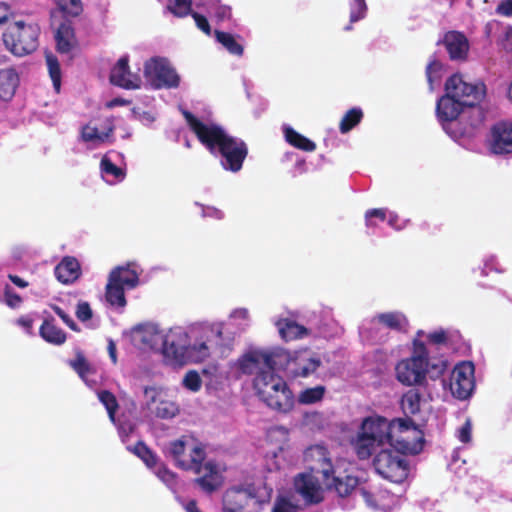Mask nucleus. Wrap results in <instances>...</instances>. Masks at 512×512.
Segmentation results:
<instances>
[{"mask_svg": "<svg viewBox=\"0 0 512 512\" xmlns=\"http://www.w3.org/2000/svg\"><path fill=\"white\" fill-rule=\"evenodd\" d=\"M275 356L287 354L282 348L249 352L239 360V369L247 375L255 374L253 387L261 401L277 412L287 413L294 407V395L287 382L275 373L277 367H282Z\"/></svg>", "mask_w": 512, "mask_h": 512, "instance_id": "1", "label": "nucleus"}, {"mask_svg": "<svg viewBox=\"0 0 512 512\" xmlns=\"http://www.w3.org/2000/svg\"><path fill=\"white\" fill-rule=\"evenodd\" d=\"M182 115L198 141L211 154L222 156V166L226 170L232 172L241 170L248 155V148L243 140L228 135L219 125L205 124L190 111L183 110Z\"/></svg>", "mask_w": 512, "mask_h": 512, "instance_id": "2", "label": "nucleus"}, {"mask_svg": "<svg viewBox=\"0 0 512 512\" xmlns=\"http://www.w3.org/2000/svg\"><path fill=\"white\" fill-rule=\"evenodd\" d=\"M447 370V361L442 357H430V351L421 340L412 342L411 356L400 360L395 367L396 379L403 385L426 387L427 379H440Z\"/></svg>", "mask_w": 512, "mask_h": 512, "instance_id": "3", "label": "nucleus"}, {"mask_svg": "<svg viewBox=\"0 0 512 512\" xmlns=\"http://www.w3.org/2000/svg\"><path fill=\"white\" fill-rule=\"evenodd\" d=\"M142 341L153 350H161L164 357L173 364L182 365L187 360L201 362L210 354L209 347L205 342L185 345V342L182 341V335L173 333L164 335L156 330L153 332L146 331Z\"/></svg>", "mask_w": 512, "mask_h": 512, "instance_id": "4", "label": "nucleus"}, {"mask_svg": "<svg viewBox=\"0 0 512 512\" xmlns=\"http://www.w3.org/2000/svg\"><path fill=\"white\" fill-rule=\"evenodd\" d=\"M39 34L37 24L19 20L8 26L3 34V42L14 55L24 56L37 49Z\"/></svg>", "mask_w": 512, "mask_h": 512, "instance_id": "5", "label": "nucleus"}, {"mask_svg": "<svg viewBox=\"0 0 512 512\" xmlns=\"http://www.w3.org/2000/svg\"><path fill=\"white\" fill-rule=\"evenodd\" d=\"M375 471L384 479L401 483L408 477L409 463L398 451L383 449L373 459Z\"/></svg>", "mask_w": 512, "mask_h": 512, "instance_id": "6", "label": "nucleus"}, {"mask_svg": "<svg viewBox=\"0 0 512 512\" xmlns=\"http://www.w3.org/2000/svg\"><path fill=\"white\" fill-rule=\"evenodd\" d=\"M144 76L154 89H172L180 84V76L165 58L154 57L146 61Z\"/></svg>", "mask_w": 512, "mask_h": 512, "instance_id": "7", "label": "nucleus"}, {"mask_svg": "<svg viewBox=\"0 0 512 512\" xmlns=\"http://www.w3.org/2000/svg\"><path fill=\"white\" fill-rule=\"evenodd\" d=\"M445 91L451 93L465 107H475L486 96V85L482 81L470 83L463 76L455 73L445 82Z\"/></svg>", "mask_w": 512, "mask_h": 512, "instance_id": "8", "label": "nucleus"}, {"mask_svg": "<svg viewBox=\"0 0 512 512\" xmlns=\"http://www.w3.org/2000/svg\"><path fill=\"white\" fill-rule=\"evenodd\" d=\"M258 504L253 485L228 488L222 496L223 512H255Z\"/></svg>", "mask_w": 512, "mask_h": 512, "instance_id": "9", "label": "nucleus"}, {"mask_svg": "<svg viewBox=\"0 0 512 512\" xmlns=\"http://www.w3.org/2000/svg\"><path fill=\"white\" fill-rule=\"evenodd\" d=\"M286 356H275V360L286 365L287 370L293 378H307L314 374L321 366V359L313 356L308 349L295 351L293 353L284 349Z\"/></svg>", "mask_w": 512, "mask_h": 512, "instance_id": "10", "label": "nucleus"}, {"mask_svg": "<svg viewBox=\"0 0 512 512\" xmlns=\"http://www.w3.org/2000/svg\"><path fill=\"white\" fill-rule=\"evenodd\" d=\"M186 443L177 439L169 443V454L176 462V465L183 470H191L199 474L202 470V462L206 458V452L201 446H194L188 458H185Z\"/></svg>", "mask_w": 512, "mask_h": 512, "instance_id": "11", "label": "nucleus"}, {"mask_svg": "<svg viewBox=\"0 0 512 512\" xmlns=\"http://www.w3.org/2000/svg\"><path fill=\"white\" fill-rule=\"evenodd\" d=\"M304 460L310 473L321 474L322 481L324 483L329 482L331 475L334 474V466L326 447L322 445L310 446L304 453Z\"/></svg>", "mask_w": 512, "mask_h": 512, "instance_id": "12", "label": "nucleus"}, {"mask_svg": "<svg viewBox=\"0 0 512 512\" xmlns=\"http://www.w3.org/2000/svg\"><path fill=\"white\" fill-rule=\"evenodd\" d=\"M475 386L474 366L470 362L457 365L451 374L450 390L456 398L465 400L470 397Z\"/></svg>", "mask_w": 512, "mask_h": 512, "instance_id": "13", "label": "nucleus"}, {"mask_svg": "<svg viewBox=\"0 0 512 512\" xmlns=\"http://www.w3.org/2000/svg\"><path fill=\"white\" fill-rule=\"evenodd\" d=\"M144 394L147 398L148 408L161 419L173 418L179 411L175 402L168 399L167 395L155 387H145Z\"/></svg>", "mask_w": 512, "mask_h": 512, "instance_id": "14", "label": "nucleus"}, {"mask_svg": "<svg viewBox=\"0 0 512 512\" xmlns=\"http://www.w3.org/2000/svg\"><path fill=\"white\" fill-rule=\"evenodd\" d=\"M294 488L307 505H314L323 501L321 485L312 473L298 474L294 478Z\"/></svg>", "mask_w": 512, "mask_h": 512, "instance_id": "15", "label": "nucleus"}, {"mask_svg": "<svg viewBox=\"0 0 512 512\" xmlns=\"http://www.w3.org/2000/svg\"><path fill=\"white\" fill-rule=\"evenodd\" d=\"M489 148L496 155L512 153V122H498L491 127Z\"/></svg>", "mask_w": 512, "mask_h": 512, "instance_id": "16", "label": "nucleus"}, {"mask_svg": "<svg viewBox=\"0 0 512 512\" xmlns=\"http://www.w3.org/2000/svg\"><path fill=\"white\" fill-rule=\"evenodd\" d=\"M110 82L124 89H137L140 87V78L130 72L129 57H121L113 66L109 76Z\"/></svg>", "mask_w": 512, "mask_h": 512, "instance_id": "17", "label": "nucleus"}, {"mask_svg": "<svg viewBox=\"0 0 512 512\" xmlns=\"http://www.w3.org/2000/svg\"><path fill=\"white\" fill-rule=\"evenodd\" d=\"M465 106L451 93L446 92L436 103V115L441 123L451 122L458 118Z\"/></svg>", "mask_w": 512, "mask_h": 512, "instance_id": "18", "label": "nucleus"}, {"mask_svg": "<svg viewBox=\"0 0 512 512\" xmlns=\"http://www.w3.org/2000/svg\"><path fill=\"white\" fill-rule=\"evenodd\" d=\"M442 43L451 60H465L468 56L469 42L467 37L459 31H449L444 35Z\"/></svg>", "mask_w": 512, "mask_h": 512, "instance_id": "19", "label": "nucleus"}, {"mask_svg": "<svg viewBox=\"0 0 512 512\" xmlns=\"http://www.w3.org/2000/svg\"><path fill=\"white\" fill-rule=\"evenodd\" d=\"M198 475L199 477L194 480L195 484L208 494L215 492L223 484V476L211 461L202 464V470Z\"/></svg>", "mask_w": 512, "mask_h": 512, "instance_id": "20", "label": "nucleus"}, {"mask_svg": "<svg viewBox=\"0 0 512 512\" xmlns=\"http://www.w3.org/2000/svg\"><path fill=\"white\" fill-rule=\"evenodd\" d=\"M81 275L79 261L73 256H65L55 267V276L63 284L75 282Z\"/></svg>", "mask_w": 512, "mask_h": 512, "instance_id": "21", "label": "nucleus"}, {"mask_svg": "<svg viewBox=\"0 0 512 512\" xmlns=\"http://www.w3.org/2000/svg\"><path fill=\"white\" fill-rule=\"evenodd\" d=\"M57 51L69 53L76 45V38L72 23L68 20L60 23L55 33Z\"/></svg>", "mask_w": 512, "mask_h": 512, "instance_id": "22", "label": "nucleus"}, {"mask_svg": "<svg viewBox=\"0 0 512 512\" xmlns=\"http://www.w3.org/2000/svg\"><path fill=\"white\" fill-rule=\"evenodd\" d=\"M373 321L396 332H406L409 327L407 317L398 311L379 313L373 318Z\"/></svg>", "mask_w": 512, "mask_h": 512, "instance_id": "23", "label": "nucleus"}, {"mask_svg": "<svg viewBox=\"0 0 512 512\" xmlns=\"http://www.w3.org/2000/svg\"><path fill=\"white\" fill-rule=\"evenodd\" d=\"M361 430L368 436H375V440L378 444H381L385 439L390 438L388 423L386 419L382 417L366 418L362 423Z\"/></svg>", "mask_w": 512, "mask_h": 512, "instance_id": "24", "label": "nucleus"}, {"mask_svg": "<svg viewBox=\"0 0 512 512\" xmlns=\"http://www.w3.org/2000/svg\"><path fill=\"white\" fill-rule=\"evenodd\" d=\"M123 285L118 283L114 274H109L105 287V299L113 307L124 308L127 304Z\"/></svg>", "mask_w": 512, "mask_h": 512, "instance_id": "25", "label": "nucleus"}, {"mask_svg": "<svg viewBox=\"0 0 512 512\" xmlns=\"http://www.w3.org/2000/svg\"><path fill=\"white\" fill-rule=\"evenodd\" d=\"M276 325L281 338L287 342L302 339L310 335L309 329L291 319H280Z\"/></svg>", "mask_w": 512, "mask_h": 512, "instance_id": "26", "label": "nucleus"}, {"mask_svg": "<svg viewBox=\"0 0 512 512\" xmlns=\"http://www.w3.org/2000/svg\"><path fill=\"white\" fill-rule=\"evenodd\" d=\"M19 84L18 74L14 69L0 70V99L9 101L14 96Z\"/></svg>", "mask_w": 512, "mask_h": 512, "instance_id": "27", "label": "nucleus"}, {"mask_svg": "<svg viewBox=\"0 0 512 512\" xmlns=\"http://www.w3.org/2000/svg\"><path fill=\"white\" fill-rule=\"evenodd\" d=\"M39 334L46 342L53 345H62L67 338L64 330L55 325L53 318L43 321L39 328Z\"/></svg>", "mask_w": 512, "mask_h": 512, "instance_id": "28", "label": "nucleus"}, {"mask_svg": "<svg viewBox=\"0 0 512 512\" xmlns=\"http://www.w3.org/2000/svg\"><path fill=\"white\" fill-rule=\"evenodd\" d=\"M328 488L334 487L341 497H346L358 486L359 479L356 476L345 475L344 477H336L331 475L328 483H324Z\"/></svg>", "mask_w": 512, "mask_h": 512, "instance_id": "29", "label": "nucleus"}, {"mask_svg": "<svg viewBox=\"0 0 512 512\" xmlns=\"http://www.w3.org/2000/svg\"><path fill=\"white\" fill-rule=\"evenodd\" d=\"M284 136L285 140L293 147L305 151V152H312L316 149V144L305 137L304 135L300 134L296 130H294L291 127H287L284 130Z\"/></svg>", "mask_w": 512, "mask_h": 512, "instance_id": "30", "label": "nucleus"}, {"mask_svg": "<svg viewBox=\"0 0 512 512\" xmlns=\"http://www.w3.org/2000/svg\"><path fill=\"white\" fill-rule=\"evenodd\" d=\"M109 274H114L118 283L128 289H133L139 284V275L129 264L126 266H117L112 269Z\"/></svg>", "mask_w": 512, "mask_h": 512, "instance_id": "31", "label": "nucleus"}, {"mask_svg": "<svg viewBox=\"0 0 512 512\" xmlns=\"http://www.w3.org/2000/svg\"><path fill=\"white\" fill-rule=\"evenodd\" d=\"M401 407L405 415H416L421 410V394L417 389H410L401 398Z\"/></svg>", "mask_w": 512, "mask_h": 512, "instance_id": "32", "label": "nucleus"}, {"mask_svg": "<svg viewBox=\"0 0 512 512\" xmlns=\"http://www.w3.org/2000/svg\"><path fill=\"white\" fill-rule=\"evenodd\" d=\"M376 444L378 443L375 436H368L363 432L359 433L354 444L358 458L361 460L368 459L372 455Z\"/></svg>", "mask_w": 512, "mask_h": 512, "instance_id": "33", "label": "nucleus"}, {"mask_svg": "<svg viewBox=\"0 0 512 512\" xmlns=\"http://www.w3.org/2000/svg\"><path fill=\"white\" fill-rule=\"evenodd\" d=\"M214 35H215L216 40L220 44H222L230 54H233L236 56L243 55V52H244L243 46L236 41L235 37L232 34H230L228 32H223L220 30H215Z\"/></svg>", "mask_w": 512, "mask_h": 512, "instance_id": "34", "label": "nucleus"}, {"mask_svg": "<svg viewBox=\"0 0 512 512\" xmlns=\"http://www.w3.org/2000/svg\"><path fill=\"white\" fill-rule=\"evenodd\" d=\"M363 118V111L358 107L349 109L339 123V130L345 134L356 127Z\"/></svg>", "mask_w": 512, "mask_h": 512, "instance_id": "35", "label": "nucleus"}, {"mask_svg": "<svg viewBox=\"0 0 512 512\" xmlns=\"http://www.w3.org/2000/svg\"><path fill=\"white\" fill-rule=\"evenodd\" d=\"M325 387L318 385L311 388H306L299 394V402L302 404H313L323 399L325 394Z\"/></svg>", "mask_w": 512, "mask_h": 512, "instance_id": "36", "label": "nucleus"}, {"mask_svg": "<svg viewBox=\"0 0 512 512\" xmlns=\"http://www.w3.org/2000/svg\"><path fill=\"white\" fill-rule=\"evenodd\" d=\"M98 399L105 406L110 420L114 423L115 414L119 407L115 395L108 390H102L98 392Z\"/></svg>", "mask_w": 512, "mask_h": 512, "instance_id": "37", "label": "nucleus"}, {"mask_svg": "<svg viewBox=\"0 0 512 512\" xmlns=\"http://www.w3.org/2000/svg\"><path fill=\"white\" fill-rule=\"evenodd\" d=\"M166 9L175 17L184 18L193 12L192 0H174L167 5Z\"/></svg>", "mask_w": 512, "mask_h": 512, "instance_id": "38", "label": "nucleus"}, {"mask_svg": "<svg viewBox=\"0 0 512 512\" xmlns=\"http://www.w3.org/2000/svg\"><path fill=\"white\" fill-rule=\"evenodd\" d=\"M148 467H154L157 463L156 455L142 441L135 444L132 450Z\"/></svg>", "mask_w": 512, "mask_h": 512, "instance_id": "39", "label": "nucleus"}, {"mask_svg": "<svg viewBox=\"0 0 512 512\" xmlns=\"http://www.w3.org/2000/svg\"><path fill=\"white\" fill-rule=\"evenodd\" d=\"M443 69L442 63L437 59H432L426 66L425 75L429 84V89H434V82L441 78V71Z\"/></svg>", "mask_w": 512, "mask_h": 512, "instance_id": "40", "label": "nucleus"}, {"mask_svg": "<svg viewBox=\"0 0 512 512\" xmlns=\"http://www.w3.org/2000/svg\"><path fill=\"white\" fill-rule=\"evenodd\" d=\"M46 62H47V66H48L49 75L53 82V86H54L55 90L58 92L60 90V86H61L60 64L58 62V59L51 54L46 56Z\"/></svg>", "mask_w": 512, "mask_h": 512, "instance_id": "41", "label": "nucleus"}, {"mask_svg": "<svg viewBox=\"0 0 512 512\" xmlns=\"http://www.w3.org/2000/svg\"><path fill=\"white\" fill-rule=\"evenodd\" d=\"M69 365L81 378H84L91 371L90 364L81 351L76 353L75 359L69 361Z\"/></svg>", "mask_w": 512, "mask_h": 512, "instance_id": "42", "label": "nucleus"}, {"mask_svg": "<svg viewBox=\"0 0 512 512\" xmlns=\"http://www.w3.org/2000/svg\"><path fill=\"white\" fill-rule=\"evenodd\" d=\"M60 9L67 15L76 17L83 11L81 0H58Z\"/></svg>", "mask_w": 512, "mask_h": 512, "instance_id": "43", "label": "nucleus"}, {"mask_svg": "<svg viewBox=\"0 0 512 512\" xmlns=\"http://www.w3.org/2000/svg\"><path fill=\"white\" fill-rule=\"evenodd\" d=\"M367 5L365 0H352L350 3V23H355L365 18Z\"/></svg>", "mask_w": 512, "mask_h": 512, "instance_id": "44", "label": "nucleus"}, {"mask_svg": "<svg viewBox=\"0 0 512 512\" xmlns=\"http://www.w3.org/2000/svg\"><path fill=\"white\" fill-rule=\"evenodd\" d=\"M112 131L113 129L110 128L108 133H99L96 127L86 125L82 129V138L85 142H103L109 136V134L112 133Z\"/></svg>", "mask_w": 512, "mask_h": 512, "instance_id": "45", "label": "nucleus"}, {"mask_svg": "<svg viewBox=\"0 0 512 512\" xmlns=\"http://www.w3.org/2000/svg\"><path fill=\"white\" fill-rule=\"evenodd\" d=\"M182 384L186 389L192 392H197L202 387V379L197 371L189 370L185 374Z\"/></svg>", "mask_w": 512, "mask_h": 512, "instance_id": "46", "label": "nucleus"}, {"mask_svg": "<svg viewBox=\"0 0 512 512\" xmlns=\"http://www.w3.org/2000/svg\"><path fill=\"white\" fill-rule=\"evenodd\" d=\"M298 510L299 506L284 496L277 497L272 508V512H298Z\"/></svg>", "mask_w": 512, "mask_h": 512, "instance_id": "47", "label": "nucleus"}, {"mask_svg": "<svg viewBox=\"0 0 512 512\" xmlns=\"http://www.w3.org/2000/svg\"><path fill=\"white\" fill-rule=\"evenodd\" d=\"M75 315L81 322L91 320L93 317V311L90 307V304L86 301H79L76 306Z\"/></svg>", "mask_w": 512, "mask_h": 512, "instance_id": "48", "label": "nucleus"}, {"mask_svg": "<svg viewBox=\"0 0 512 512\" xmlns=\"http://www.w3.org/2000/svg\"><path fill=\"white\" fill-rule=\"evenodd\" d=\"M373 218H377L379 221L384 222L386 220V209L374 208L367 210L365 213V221L368 227L376 226V223L373 221Z\"/></svg>", "mask_w": 512, "mask_h": 512, "instance_id": "49", "label": "nucleus"}, {"mask_svg": "<svg viewBox=\"0 0 512 512\" xmlns=\"http://www.w3.org/2000/svg\"><path fill=\"white\" fill-rule=\"evenodd\" d=\"M101 169L104 173L113 175L115 178L124 177V172L116 166L109 158L103 157L101 160Z\"/></svg>", "mask_w": 512, "mask_h": 512, "instance_id": "50", "label": "nucleus"}, {"mask_svg": "<svg viewBox=\"0 0 512 512\" xmlns=\"http://www.w3.org/2000/svg\"><path fill=\"white\" fill-rule=\"evenodd\" d=\"M4 298L7 306L13 309L19 307L22 303L21 296L14 292L9 285H6L4 289Z\"/></svg>", "mask_w": 512, "mask_h": 512, "instance_id": "51", "label": "nucleus"}, {"mask_svg": "<svg viewBox=\"0 0 512 512\" xmlns=\"http://www.w3.org/2000/svg\"><path fill=\"white\" fill-rule=\"evenodd\" d=\"M51 309L54 311L56 315H58L61 320L73 331H79L77 324L74 320L58 305H51Z\"/></svg>", "mask_w": 512, "mask_h": 512, "instance_id": "52", "label": "nucleus"}, {"mask_svg": "<svg viewBox=\"0 0 512 512\" xmlns=\"http://www.w3.org/2000/svg\"><path fill=\"white\" fill-rule=\"evenodd\" d=\"M191 16L194 19V21L196 23V26L202 32H204L206 35L210 36L211 35V26H210L207 18L204 15L199 14V13L194 12V11L192 12Z\"/></svg>", "mask_w": 512, "mask_h": 512, "instance_id": "53", "label": "nucleus"}, {"mask_svg": "<svg viewBox=\"0 0 512 512\" xmlns=\"http://www.w3.org/2000/svg\"><path fill=\"white\" fill-rule=\"evenodd\" d=\"M472 438V424L470 420H466L465 423L458 430V439L462 443H469Z\"/></svg>", "mask_w": 512, "mask_h": 512, "instance_id": "54", "label": "nucleus"}, {"mask_svg": "<svg viewBox=\"0 0 512 512\" xmlns=\"http://www.w3.org/2000/svg\"><path fill=\"white\" fill-rule=\"evenodd\" d=\"M427 339L429 343L437 345L446 344L448 341L447 333L443 329L429 333Z\"/></svg>", "mask_w": 512, "mask_h": 512, "instance_id": "55", "label": "nucleus"}, {"mask_svg": "<svg viewBox=\"0 0 512 512\" xmlns=\"http://www.w3.org/2000/svg\"><path fill=\"white\" fill-rule=\"evenodd\" d=\"M495 12L498 15H502L505 17H511L512 16V0L501 1L497 5Z\"/></svg>", "mask_w": 512, "mask_h": 512, "instance_id": "56", "label": "nucleus"}, {"mask_svg": "<svg viewBox=\"0 0 512 512\" xmlns=\"http://www.w3.org/2000/svg\"><path fill=\"white\" fill-rule=\"evenodd\" d=\"M157 475L166 483L173 482L175 478L174 473L164 466L158 469Z\"/></svg>", "mask_w": 512, "mask_h": 512, "instance_id": "57", "label": "nucleus"}, {"mask_svg": "<svg viewBox=\"0 0 512 512\" xmlns=\"http://www.w3.org/2000/svg\"><path fill=\"white\" fill-rule=\"evenodd\" d=\"M419 227H420L421 231L424 234H426L427 236L435 235V230H438V228H439L438 225L432 224V223L427 222V221L421 223Z\"/></svg>", "mask_w": 512, "mask_h": 512, "instance_id": "58", "label": "nucleus"}, {"mask_svg": "<svg viewBox=\"0 0 512 512\" xmlns=\"http://www.w3.org/2000/svg\"><path fill=\"white\" fill-rule=\"evenodd\" d=\"M9 12L10 7L4 2H0V25L4 24L8 20Z\"/></svg>", "mask_w": 512, "mask_h": 512, "instance_id": "59", "label": "nucleus"}, {"mask_svg": "<svg viewBox=\"0 0 512 512\" xmlns=\"http://www.w3.org/2000/svg\"><path fill=\"white\" fill-rule=\"evenodd\" d=\"M17 323L29 331L32 329L33 319L29 316H21L18 318Z\"/></svg>", "mask_w": 512, "mask_h": 512, "instance_id": "60", "label": "nucleus"}, {"mask_svg": "<svg viewBox=\"0 0 512 512\" xmlns=\"http://www.w3.org/2000/svg\"><path fill=\"white\" fill-rule=\"evenodd\" d=\"M8 278L13 284H15L16 286H18L20 288H25L28 286V282H26L24 279H22L21 277H19L17 275L9 274Z\"/></svg>", "mask_w": 512, "mask_h": 512, "instance_id": "61", "label": "nucleus"}, {"mask_svg": "<svg viewBox=\"0 0 512 512\" xmlns=\"http://www.w3.org/2000/svg\"><path fill=\"white\" fill-rule=\"evenodd\" d=\"M399 427L401 430H408L410 427H414V421L412 419H399Z\"/></svg>", "mask_w": 512, "mask_h": 512, "instance_id": "62", "label": "nucleus"}, {"mask_svg": "<svg viewBox=\"0 0 512 512\" xmlns=\"http://www.w3.org/2000/svg\"><path fill=\"white\" fill-rule=\"evenodd\" d=\"M507 41H511L512 42V26H508L506 27L505 31H504V35H503V38L501 40V44L505 47L504 45V42Z\"/></svg>", "mask_w": 512, "mask_h": 512, "instance_id": "63", "label": "nucleus"}, {"mask_svg": "<svg viewBox=\"0 0 512 512\" xmlns=\"http://www.w3.org/2000/svg\"><path fill=\"white\" fill-rule=\"evenodd\" d=\"M187 512H201L195 500H190L185 507Z\"/></svg>", "mask_w": 512, "mask_h": 512, "instance_id": "64", "label": "nucleus"}]
</instances>
